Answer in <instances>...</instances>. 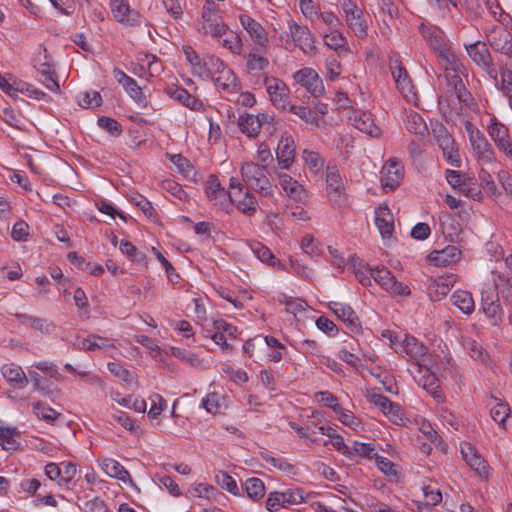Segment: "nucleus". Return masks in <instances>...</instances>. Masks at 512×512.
<instances>
[{
	"mask_svg": "<svg viewBox=\"0 0 512 512\" xmlns=\"http://www.w3.org/2000/svg\"><path fill=\"white\" fill-rule=\"evenodd\" d=\"M242 184L245 188L258 193L262 197H272L275 186L270 178L269 169L253 161L244 162L240 167Z\"/></svg>",
	"mask_w": 512,
	"mask_h": 512,
	"instance_id": "nucleus-1",
	"label": "nucleus"
},
{
	"mask_svg": "<svg viewBox=\"0 0 512 512\" xmlns=\"http://www.w3.org/2000/svg\"><path fill=\"white\" fill-rule=\"evenodd\" d=\"M229 30L221 15L220 7L214 0H205L201 16L197 20V31L213 39L220 40Z\"/></svg>",
	"mask_w": 512,
	"mask_h": 512,
	"instance_id": "nucleus-2",
	"label": "nucleus"
},
{
	"mask_svg": "<svg viewBox=\"0 0 512 512\" xmlns=\"http://www.w3.org/2000/svg\"><path fill=\"white\" fill-rule=\"evenodd\" d=\"M419 29L427 45L446 62L445 70L447 72L449 69L453 72L460 71L462 64L448 47L444 32L440 28L430 24H421Z\"/></svg>",
	"mask_w": 512,
	"mask_h": 512,
	"instance_id": "nucleus-3",
	"label": "nucleus"
},
{
	"mask_svg": "<svg viewBox=\"0 0 512 512\" xmlns=\"http://www.w3.org/2000/svg\"><path fill=\"white\" fill-rule=\"evenodd\" d=\"M229 188L231 190V207L234 205L246 216L255 215L259 204L251 190L245 188L244 184L235 177H231Z\"/></svg>",
	"mask_w": 512,
	"mask_h": 512,
	"instance_id": "nucleus-4",
	"label": "nucleus"
},
{
	"mask_svg": "<svg viewBox=\"0 0 512 512\" xmlns=\"http://www.w3.org/2000/svg\"><path fill=\"white\" fill-rule=\"evenodd\" d=\"M33 66L40 76L39 81L48 90L55 93L59 92L60 86L56 79V73L49 60L46 48H39L38 54L33 58Z\"/></svg>",
	"mask_w": 512,
	"mask_h": 512,
	"instance_id": "nucleus-5",
	"label": "nucleus"
},
{
	"mask_svg": "<svg viewBox=\"0 0 512 512\" xmlns=\"http://www.w3.org/2000/svg\"><path fill=\"white\" fill-rule=\"evenodd\" d=\"M341 8L345 15L347 26L360 39L368 36V23L363 11L351 0H342Z\"/></svg>",
	"mask_w": 512,
	"mask_h": 512,
	"instance_id": "nucleus-6",
	"label": "nucleus"
},
{
	"mask_svg": "<svg viewBox=\"0 0 512 512\" xmlns=\"http://www.w3.org/2000/svg\"><path fill=\"white\" fill-rule=\"evenodd\" d=\"M369 274L377 284L391 294L408 296L411 293L409 287L397 281L394 275L384 266L369 269Z\"/></svg>",
	"mask_w": 512,
	"mask_h": 512,
	"instance_id": "nucleus-7",
	"label": "nucleus"
},
{
	"mask_svg": "<svg viewBox=\"0 0 512 512\" xmlns=\"http://www.w3.org/2000/svg\"><path fill=\"white\" fill-rule=\"evenodd\" d=\"M205 194L210 203L223 210L229 212L231 210V191H226L221 186L217 176L210 175L206 181Z\"/></svg>",
	"mask_w": 512,
	"mask_h": 512,
	"instance_id": "nucleus-8",
	"label": "nucleus"
},
{
	"mask_svg": "<svg viewBox=\"0 0 512 512\" xmlns=\"http://www.w3.org/2000/svg\"><path fill=\"white\" fill-rule=\"evenodd\" d=\"M435 140L442 151L445 160L454 167H460L461 159L455 141L448 130L440 125L434 129Z\"/></svg>",
	"mask_w": 512,
	"mask_h": 512,
	"instance_id": "nucleus-9",
	"label": "nucleus"
},
{
	"mask_svg": "<svg viewBox=\"0 0 512 512\" xmlns=\"http://www.w3.org/2000/svg\"><path fill=\"white\" fill-rule=\"evenodd\" d=\"M304 501L303 492L300 489H287L282 492L274 491L268 494L266 509L274 512L282 507L297 505Z\"/></svg>",
	"mask_w": 512,
	"mask_h": 512,
	"instance_id": "nucleus-10",
	"label": "nucleus"
},
{
	"mask_svg": "<svg viewBox=\"0 0 512 512\" xmlns=\"http://www.w3.org/2000/svg\"><path fill=\"white\" fill-rule=\"evenodd\" d=\"M277 167L274 169H278L280 171L289 170L294 161L296 155V145L293 137L288 133H284L281 135V138L278 141L277 148L275 151Z\"/></svg>",
	"mask_w": 512,
	"mask_h": 512,
	"instance_id": "nucleus-11",
	"label": "nucleus"
},
{
	"mask_svg": "<svg viewBox=\"0 0 512 512\" xmlns=\"http://www.w3.org/2000/svg\"><path fill=\"white\" fill-rule=\"evenodd\" d=\"M391 73L396 83L397 88L404 96V98L409 103L416 104L417 102V94L415 88L412 84V81L406 71V69L402 66L401 62L395 60L391 63Z\"/></svg>",
	"mask_w": 512,
	"mask_h": 512,
	"instance_id": "nucleus-12",
	"label": "nucleus"
},
{
	"mask_svg": "<svg viewBox=\"0 0 512 512\" xmlns=\"http://www.w3.org/2000/svg\"><path fill=\"white\" fill-rule=\"evenodd\" d=\"M293 79L315 98L324 93L323 81L312 68L306 67L296 71L293 74Z\"/></svg>",
	"mask_w": 512,
	"mask_h": 512,
	"instance_id": "nucleus-13",
	"label": "nucleus"
},
{
	"mask_svg": "<svg viewBox=\"0 0 512 512\" xmlns=\"http://www.w3.org/2000/svg\"><path fill=\"white\" fill-rule=\"evenodd\" d=\"M288 27L295 46L305 54L315 52V38L308 27L299 25L292 20L288 22Z\"/></svg>",
	"mask_w": 512,
	"mask_h": 512,
	"instance_id": "nucleus-14",
	"label": "nucleus"
},
{
	"mask_svg": "<svg viewBox=\"0 0 512 512\" xmlns=\"http://www.w3.org/2000/svg\"><path fill=\"white\" fill-rule=\"evenodd\" d=\"M273 173L277 177L280 187L290 199L296 202H304L307 199L306 189L296 179L278 169H273Z\"/></svg>",
	"mask_w": 512,
	"mask_h": 512,
	"instance_id": "nucleus-15",
	"label": "nucleus"
},
{
	"mask_svg": "<svg viewBox=\"0 0 512 512\" xmlns=\"http://www.w3.org/2000/svg\"><path fill=\"white\" fill-rule=\"evenodd\" d=\"M210 80L214 82L218 89L225 93V97L228 100H233V97L237 95L239 90L237 78L225 63Z\"/></svg>",
	"mask_w": 512,
	"mask_h": 512,
	"instance_id": "nucleus-16",
	"label": "nucleus"
},
{
	"mask_svg": "<svg viewBox=\"0 0 512 512\" xmlns=\"http://www.w3.org/2000/svg\"><path fill=\"white\" fill-rule=\"evenodd\" d=\"M239 21L253 43L266 50L269 46V38L265 28L248 14H240Z\"/></svg>",
	"mask_w": 512,
	"mask_h": 512,
	"instance_id": "nucleus-17",
	"label": "nucleus"
},
{
	"mask_svg": "<svg viewBox=\"0 0 512 512\" xmlns=\"http://www.w3.org/2000/svg\"><path fill=\"white\" fill-rule=\"evenodd\" d=\"M114 19L126 26H135L140 22V14L132 9L127 0H110Z\"/></svg>",
	"mask_w": 512,
	"mask_h": 512,
	"instance_id": "nucleus-18",
	"label": "nucleus"
},
{
	"mask_svg": "<svg viewBox=\"0 0 512 512\" xmlns=\"http://www.w3.org/2000/svg\"><path fill=\"white\" fill-rule=\"evenodd\" d=\"M264 84L271 102L278 108L287 109L289 102L286 84L278 78L268 76L264 78Z\"/></svg>",
	"mask_w": 512,
	"mask_h": 512,
	"instance_id": "nucleus-19",
	"label": "nucleus"
},
{
	"mask_svg": "<svg viewBox=\"0 0 512 512\" xmlns=\"http://www.w3.org/2000/svg\"><path fill=\"white\" fill-rule=\"evenodd\" d=\"M381 183L384 188L394 190L404 177V166L394 158L389 159L382 168Z\"/></svg>",
	"mask_w": 512,
	"mask_h": 512,
	"instance_id": "nucleus-20",
	"label": "nucleus"
},
{
	"mask_svg": "<svg viewBox=\"0 0 512 512\" xmlns=\"http://www.w3.org/2000/svg\"><path fill=\"white\" fill-rule=\"evenodd\" d=\"M416 367V372L412 373L414 380L435 399H441L442 391L439 388L436 376L430 371L429 368H427L425 365H422L421 363H418Z\"/></svg>",
	"mask_w": 512,
	"mask_h": 512,
	"instance_id": "nucleus-21",
	"label": "nucleus"
},
{
	"mask_svg": "<svg viewBox=\"0 0 512 512\" xmlns=\"http://www.w3.org/2000/svg\"><path fill=\"white\" fill-rule=\"evenodd\" d=\"M101 470L110 478H115L125 484L135 487L130 473L117 460L112 458H101L98 460Z\"/></svg>",
	"mask_w": 512,
	"mask_h": 512,
	"instance_id": "nucleus-22",
	"label": "nucleus"
},
{
	"mask_svg": "<svg viewBox=\"0 0 512 512\" xmlns=\"http://www.w3.org/2000/svg\"><path fill=\"white\" fill-rule=\"evenodd\" d=\"M488 134L500 151L508 155H512V147L508 138V129L502 123L498 122L495 117L490 119Z\"/></svg>",
	"mask_w": 512,
	"mask_h": 512,
	"instance_id": "nucleus-23",
	"label": "nucleus"
},
{
	"mask_svg": "<svg viewBox=\"0 0 512 512\" xmlns=\"http://www.w3.org/2000/svg\"><path fill=\"white\" fill-rule=\"evenodd\" d=\"M375 225L383 239H391L394 232V217L387 205L375 209Z\"/></svg>",
	"mask_w": 512,
	"mask_h": 512,
	"instance_id": "nucleus-24",
	"label": "nucleus"
},
{
	"mask_svg": "<svg viewBox=\"0 0 512 512\" xmlns=\"http://www.w3.org/2000/svg\"><path fill=\"white\" fill-rule=\"evenodd\" d=\"M15 317L19 320V322L27 328L33 329L41 334H51L55 331V324L53 321L38 317L32 314L27 313H16Z\"/></svg>",
	"mask_w": 512,
	"mask_h": 512,
	"instance_id": "nucleus-25",
	"label": "nucleus"
},
{
	"mask_svg": "<svg viewBox=\"0 0 512 512\" xmlns=\"http://www.w3.org/2000/svg\"><path fill=\"white\" fill-rule=\"evenodd\" d=\"M455 282L454 275H444L431 279L427 287L428 296L432 301H440L450 292Z\"/></svg>",
	"mask_w": 512,
	"mask_h": 512,
	"instance_id": "nucleus-26",
	"label": "nucleus"
},
{
	"mask_svg": "<svg viewBox=\"0 0 512 512\" xmlns=\"http://www.w3.org/2000/svg\"><path fill=\"white\" fill-rule=\"evenodd\" d=\"M223 64L224 62L219 57L215 55H205L200 60L199 64L196 63L192 75L202 80H210Z\"/></svg>",
	"mask_w": 512,
	"mask_h": 512,
	"instance_id": "nucleus-27",
	"label": "nucleus"
},
{
	"mask_svg": "<svg viewBox=\"0 0 512 512\" xmlns=\"http://www.w3.org/2000/svg\"><path fill=\"white\" fill-rule=\"evenodd\" d=\"M465 49L473 62L480 68H488L489 64H492L493 58L485 42L476 41L465 44Z\"/></svg>",
	"mask_w": 512,
	"mask_h": 512,
	"instance_id": "nucleus-28",
	"label": "nucleus"
},
{
	"mask_svg": "<svg viewBox=\"0 0 512 512\" xmlns=\"http://www.w3.org/2000/svg\"><path fill=\"white\" fill-rule=\"evenodd\" d=\"M326 190L330 199H337L340 197L344 190L343 179L340 175L339 169L334 164H328L326 167Z\"/></svg>",
	"mask_w": 512,
	"mask_h": 512,
	"instance_id": "nucleus-29",
	"label": "nucleus"
},
{
	"mask_svg": "<svg viewBox=\"0 0 512 512\" xmlns=\"http://www.w3.org/2000/svg\"><path fill=\"white\" fill-rule=\"evenodd\" d=\"M331 312L351 329L360 327V321L355 311L347 304L330 302L328 305Z\"/></svg>",
	"mask_w": 512,
	"mask_h": 512,
	"instance_id": "nucleus-30",
	"label": "nucleus"
},
{
	"mask_svg": "<svg viewBox=\"0 0 512 512\" xmlns=\"http://www.w3.org/2000/svg\"><path fill=\"white\" fill-rule=\"evenodd\" d=\"M484 33L488 44L496 52L502 49L512 37V34L501 24L485 28Z\"/></svg>",
	"mask_w": 512,
	"mask_h": 512,
	"instance_id": "nucleus-31",
	"label": "nucleus"
},
{
	"mask_svg": "<svg viewBox=\"0 0 512 512\" xmlns=\"http://www.w3.org/2000/svg\"><path fill=\"white\" fill-rule=\"evenodd\" d=\"M1 374L10 386L22 389L27 386L29 380L21 368L15 363L5 364L1 367Z\"/></svg>",
	"mask_w": 512,
	"mask_h": 512,
	"instance_id": "nucleus-32",
	"label": "nucleus"
},
{
	"mask_svg": "<svg viewBox=\"0 0 512 512\" xmlns=\"http://www.w3.org/2000/svg\"><path fill=\"white\" fill-rule=\"evenodd\" d=\"M166 94L173 100L181 103L185 107L194 111H199L203 108V103L191 95L186 89L176 86L166 88Z\"/></svg>",
	"mask_w": 512,
	"mask_h": 512,
	"instance_id": "nucleus-33",
	"label": "nucleus"
},
{
	"mask_svg": "<svg viewBox=\"0 0 512 512\" xmlns=\"http://www.w3.org/2000/svg\"><path fill=\"white\" fill-rule=\"evenodd\" d=\"M350 120L353 126L359 131L371 137H378L380 135V129L375 125L371 114L356 111L350 117Z\"/></svg>",
	"mask_w": 512,
	"mask_h": 512,
	"instance_id": "nucleus-34",
	"label": "nucleus"
},
{
	"mask_svg": "<svg viewBox=\"0 0 512 512\" xmlns=\"http://www.w3.org/2000/svg\"><path fill=\"white\" fill-rule=\"evenodd\" d=\"M474 155L478 161L484 164L492 163L495 159L494 151L484 134L470 141Z\"/></svg>",
	"mask_w": 512,
	"mask_h": 512,
	"instance_id": "nucleus-35",
	"label": "nucleus"
},
{
	"mask_svg": "<svg viewBox=\"0 0 512 512\" xmlns=\"http://www.w3.org/2000/svg\"><path fill=\"white\" fill-rule=\"evenodd\" d=\"M404 124L408 132L418 137H424L428 133L426 122L422 116L414 110H405Z\"/></svg>",
	"mask_w": 512,
	"mask_h": 512,
	"instance_id": "nucleus-36",
	"label": "nucleus"
},
{
	"mask_svg": "<svg viewBox=\"0 0 512 512\" xmlns=\"http://www.w3.org/2000/svg\"><path fill=\"white\" fill-rule=\"evenodd\" d=\"M253 254L263 263L277 269H286V266L278 259L272 251L260 242H255L250 245Z\"/></svg>",
	"mask_w": 512,
	"mask_h": 512,
	"instance_id": "nucleus-37",
	"label": "nucleus"
},
{
	"mask_svg": "<svg viewBox=\"0 0 512 512\" xmlns=\"http://www.w3.org/2000/svg\"><path fill=\"white\" fill-rule=\"evenodd\" d=\"M461 255V251L456 246H447L441 251H434L431 254V260L436 266H447L456 262Z\"/></svg>",
	"mask_w": 512,
	"mask_h": 512,
	"instance_id": "nucleus-38",
	"label": "nucleus"
},
{
	"mask_svg": "<svg viewBox=\"0 0 512 512\" xmlns=\"http://www.w3.org/2000/svg\"><path fill=\"white\" fill-rule=\"evenodd\" d=\"M238 126L242 133L250 138H255L261 131L257 115L245 113L238 119Z\"/></svg>",
	"mask_w": 512,
	"mask_h": 512,
	"instance_id": "nucleus-39",
	"label": "nucleus"
},
{
	"mask_svg": "<svg viewBox=\"0 0 512 512\" xmlns=\"http://www.w3.org/2000/svg\"><path fill=\"white\" fill-rule=\"evenodd\" d=\"M246 60V68L251 72L264 71L269 67V59L261 55L257 48H252L249 53L243 54Z\"/></svg>",
	"mask_w": 512,
	"mask_h": 512,
	"instance_id": "nucleus-40",
	"label": "nucleus"
},
{
	"mask_svg": "<svg viewBox=\"0 0 512 512\" xmlns=\"http://www.w3.org/2000/svg\"><path fill=\"white\" fill-rule=\"evenodd\" d=\"M452 304L459 308L464 314L470 315L475 309V303L470 292L457 290L451 295Z\"/></svg>",
	"mask_w": 512,
	"mask_h": 512,
	"instance_id": "nucleus-41",
	"label": "nucleus"
},
{
	"mask_svg": "<svg viewBox=\"0 0 512 512\" xmlns=\"http://www.w3.org/2000/svg\"><path fill=\"white\" fill-rule=\"evenodd\" d=\"M449 85L453 88V95L459 104H464L468 106L472 101V96L469 91H467L461 77L457 74H454L450 77Z\"/></svg>",
	"mask_w": 512,
	"mask_h": 512,
	"instance_id": "nucleus-42",
	"label": "nucleus"
},
{
	"mask_svg": "<svg viewBox=\"0 0 512 512\" xmlns=\"http://www.w3.org/2000/svg\"><path fill=\"white\" fill-rule=\"evenodd\" d=\"M403 348L410 358L416 360V365L420 363L421 358L426 354V347L415 337L410 335L405 336L403 340Z\"/></svg>",
	"mask_w": 512,
	"mask_h": 512,
	"instance_id": "nucleus-43",
	"label": "nucleus"
},
{
	"mask_svg": "<svg viewBox=\"0 0 512 512\" xmlns=\"http://www.w3.org/2000/svg\"><path fill=\"white\" fill-rule=\"evenodd\" d=\"M171 354L191 367L201 369H205L207 367V362L200 359L195 353L189 352L183 348L171 347Z\"/></svg>",
	"mask_w": 512,
	"mask_h": 512,
	"instance_id": "nucleus-44",
	"label": "nucleus"
},
{
	"mask_svg": "<svg viewBox=\"0 0 512 512\" xmlns=\"http://www.w3.org/2000/svg\"><path fill=\"white\" fill-rule=\"evenodd\" d=\"M264 342L268 347L267 357L272 362L281 361L287 354V347L273 336H265Z\"/></svg>",
	"mask_w": 512,
	"mask_h": 512,
	"instance_id": "nucleus-45",
	"label": "nucleus"
},
{
	"mask_svg": "<svg viewBox=\"0 0 512 512\" xmlns=\"http://www.w3.org/2000/svg\"><path fill=\"white\" fill-rule=\"evenodd\" d=\"M218 41L232 54L243 55V41L237 32L229 29L227 34Z\"/></svg>",
	"mask_w": 512,
	"mask_h": 512,
	"instance_id": "nucleus-46",
	"label": "nucleus"
},
{
	"mask_svg": "<svg viewBox=\"0 0 512 512\" xmlns=\"http://www.w3.org/2000/svg\"><path fill=\"white\" fill-rule=\"evenodd\" d=\"M247 496L253 500L258 501L265 495V485L260 478H248L244 483Z\"/></svg>",
	"mask_w": 512,
	"mask_h": 512,
	"instance_id": "nucleus-47",
	"label": "nucleus"
},
{
	"mask_svg": "<svg viewBox=\"0 0 512 512\" xmlns=\"http://www.w3.org/2000/svg\"><path fill=\"white\" fill-rule=\"evenodd\" d=\"M19 434L16 428L0 426V445L5 450H15L18 447Z\"/></svg>",
	"mask_w": 512,
	"mask_h": 512,
	"instance_id": "nucleus-48",
	"label": "nucleus"
},
{
	"mask_svg": "<svg viewBox=\"0 0 512 512\" xmlns=\"http://www.w3.org/2000/svg\"><path fill=\"white\" fill-rule=\"evenodd\" d=\"M302 158L312 173H318L324 166V159L316 151L304 149L302 151Z\"/></svg>",
	"mask_w": 512,
	"mask_h": 512,
	"instance_id": "nucleus-49",
	"label": "nucleus"
},
{
	"mask_svg": "<svg viewBox=\"0 0 512 512\" xmlns=\"http://www.w3.org/2000/svg\"><path fill=\"white\" fill-rule=\"evenodd\" d=\"M323 39L325 45L334 50L341 49L346 44V38L338 28L325 31L323 33Z\"/></svg>",
	"mask_w": 512,
	"mask_h": 512,
	"instance_id": "nucleus-50",
	"label": "nucleus"
},
{
	"mask_svg": "<svg viewBox=\"0 0 512 512\" xmlns=\"http://www.w3.org/2000/svg\"><path fill=\"white\" fill-rule=\"evenodd\" d=\"M494 404H488L490 406V415L492 419L499 425H503L509 416L510 408L505 402H497L496 398H493Z\"/></svg>",
	"mask_w": 512,
	"mask_h": 512,
	"instance_id": "nucleus-51",
	"label": "nucleus"
},
{
	"mask_svg": "<svg viewBox=\"0 0 512 512\" xmlns=\"http://www.w3.org/2000/svg\"><path fill=\"white\" fill-rule=\"evenodd\" d=\"M289 111L305 122L318 126V116L309 107L302 105H288Z\"/></svg>",
	"mask_w": 512,
	"mask_h": 512,
	"instance_id": "nucleus-52",
	"label": "nucleus"
},
{
	"mask_svg": "<svg viewBox=\"0 0 512 512\" xmlns=\"http://www.w3.org/2000/svg\"><path fill=\"white\" fill-rule=\"evenodd\" d=\"M279 301L285 304L286 312L291 313L294 316L304 312L307 307V303L304 300L288 297L287 295L280 296Z\"/></svg>",
	"mask_w": 512,
	"mask_h": 512,
	"instance_id": "nucleus-53",
	"label": "nucleus"
},
{
	"mask_svg": "<svg viewBox=\"0 0 512 512\" xmlns=\"http://www.w3.org/2000/svg\"><path fill=\"white\" fill-rule=\"evenodd\" d=\"M107 368L111 374L128 385L132 384L135 380L134 373L126 369L121 363L109 362Z\"/></svg>",
	"mask_w": 512,
	"mask_h": 512,
	"instance_id": "nucleus-54",
	"label": "nucleus"
},
{
	"mask_svg": "<svg viewBox=\"0 0 512 512\" xmlns=\"http://www.w3.org/2000/svg\"><path fill=\"white\" fill-rule=\"evenodd\" d=\"M439 105L444 113H449L450 115H461L463 108L466 107L464 104H459L453 95L441 97Z\"/></svg>",
	"mask_w": 512,
	"mask_h": 512,
	"instance_id": "nucleus-55",
	"label": "nucleus"
},
{
	"mask_svg": "<svg viewBox=\"0 0 512 512\" xmlns=\"http://www.w3.org/2000/svg\"><path fill=\"white\" fill-rule=\"evenodd\" d=\"M123 88L136 103L144 107L147 105V100L141 87L132 77L123 85Z\"/></svg>",
	"mask_w": 512,
	"mask_h": 512,
	"instance_id": "nucleus-56",
	"label": "nucleus"
},
{
	"mask_svg": "<svg viewBox=\"0 0 512 512\" xmlns=\"http://www.w3.org/2000/svg\"><path fill=\"white\" fill-rule=\"evenodd\" d=\"M79 345L82 349L88 351H94L96 349H102L109 346L106 338L94 334L82 339L79 342Z\"/></svg>",
	"mask_w": 512,
	"mask_h": 512,
	"instance_id": "nucleus-57",
	"label": "nucleus"
},
{
	"mask_svg": "<svg viewBox=\"0 0 512 512\" xmlns=\"http://www.w3.org/2000/svg\"><path fill=\"white\" fill-rule=\"evenodd\" d=\"M78 103L85 109L95 108L101 105L102 97L97 91H85L79 97Z\"/></svg>",
	"mask_w": 512,
	"mask_h": 512,
	"instance_id": "nucleus-58",
	"label": "nucleus"
},
{
	"mask_svg": "<svg viewBox=\"0 0 512 512\" xmlns=\"http://www.w3.org/2000/svg\"><path fill=\"white\" fill-rule=\"evenodd\" d=\"M33 412L39 419H42L48 423H52L59 416V413L56 410L45 406L41 402L33 404Z\"/></svg>",
	"mask_w": 512,
	"mask_h": 512,
	"instance_id": "nucleus-59",
	"label": "nucleus"
},
{
	"mask_svg": "<svg viewBox=\"0 0 512 512\" xmlns=\"http://www.w3.org/2000/svg\"><path fill=\"white\" fill-rule=\"evenodd\" d=\"M445 177L447 182L453 187H459L460 190L465 193L466 195L474 196V193H472L471 189L465 188V183L462 174L459 171L456 170H446Z\"/></svg>",
	"mask_w": 512,
	"mask_h": 512,
	"instance_id": "nucleus-60",
	"label": "nucleus"
},
{
	"mask_svg": "<svg viewBox=\"0 0 512 512\" xmlns=\"http://www.w3.org/2000/svg\"><path fill=\"white\" fill-rule=\"evenodd\" d=\"M221 397L217 393H209L202 399L201 406L211 414H217L221 409Z\"/></svg>",
	"mask_w": 512,
	"mask_h": 512,
	"instance_id": "nucleus-61",
	"label": "nucleus"
},
{
	"mask_svg": "<svg viewBox=\"0 0 512 512\" xmlns=\"http://www.w3.org/2000/svg\"><path fill=\"white\" fill-rule=\"evenodd\" d=\"M257 162H255L258 165H263L264 168H269V165L274 162L273 154L265 142H262L258 148L256 153Z\"/></svg>",
	"mask_w": 512,
	"mask_h": 512,
	"instance_id": "nucleus-62",
	"label": "nucleus"
},
{
	"mask_svg": "<svg viewBox=\"0 0 512 512\" xmlns=\"http://www.w3.org/2000/svg\"><path fill=\"white\" fill-rule=\"evenodd\" d=\"M97 123L112 136H119L122 132L121 125L113 118L102 116L98 118Z\"/></svg>",
	"mask_w": 512,
	"mask_h": 512,
	"instance_id": "nucleus-63",
	"label": "nucleus"
},
{
	"mask_svg": "<svg viewBox=\"0 0 512 512\" xmlns=\"http://www.w3.org/2000/svg\"><path fill=\"white\" fill-rule=\"evenodd\" d=\"M466 349L471 358L485 363L488 359V355L483 349L482 345L475 340H469L466 342Z\"/></svg>",
	"mask_w": 512,
	"mask_h": 512,
	"instance_id": "nucleus-64",
	"label": "nucleus"
}]
</instances>
